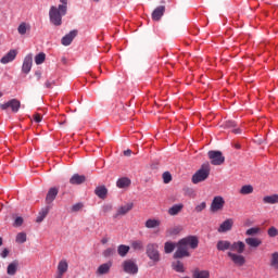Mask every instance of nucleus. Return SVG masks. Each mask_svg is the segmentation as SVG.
Masks as SVG:
<instances>
[{"instance_id": "nucleus-1", "label": "nucleus", "mask_w": 278, "mask_h": 278, "mask_svg": "<svg viewBox=\"0 0 278 278\" xmlns=\"http://www.w3.org/2000/svg\"><path fill=\"white\" fill-rule=\"evenodd\" d=\"M50 23L60 27L62 25V16H66V7H51L49 11Z\"/></svg>"}, {"instance_id": "nucleus-2", "label": "nucleus", "mask_w": 278, "mask_h": 278, "mask_svg": "<svg viewBox=\"0 0 278 278\" xmlns=\"http://www.w3.org/2000/svg\"><path fill=\"white\" fill-rule=\"evenodd\" d=\"M146 255L153 265L162 261V254H160V245L157 243H148L146 245Z\"/></svg>"}, {"instance_id": "nucleus-3", "label": "nucleus", "mask_w": 278, "mask_h": 278, "mask_svg": "<svg viewBox=\"0 0 278 278\" xmlns=\"http://www.w3.org/2000/svg\"><path fill=\"white\" fill-rule=\"evenodd\" d=\"M211 170L210 163H203L200 169L193 174L191 178L192 184H201L202 181H205V179L210 177Z\"/></svg>"}, {"instance_id": "nucleus-4", "label": "nucleus", "mask_w": 278, "mask_h": 278, "mask_svg": "<svg viewBox=\"0 0 278 278\" xmlns=\"http://www.w3.org/2000/svg\"><path fill=\"white\" fill-rule=\"evenodd\" d=\"M208 160H211V164L213 166H220L225 164V156L223 155V152L216 151V150H211L207 153Z\"/></svg>"}, {"instance_id": "nucleus-5", "label": "nucleus", "mask_w": 278, "mask_h": 278, "mask_svg": "<svg viewBox=\"0 0 278 278\" xmlns=\"http://www.w3.org/2000/svg\"><path fill=\"white\" fill-rule=\"evenodd\" d=\"M177 250L174 253V260H184V257H190V251H188V248L185 245V243L179 240L176 243Z\"/></svg>"}, {"instance_id": "nucleus-6", "label": "nucleus", "mask_w": 278, "mask_h": 278, "mask_svg": "<svg viewBox=\"0 0 278 278\" xmlns=\"http://www.w3.org/2000/svg\"><path fill=\"white\" fill-rule=\"evenodd\" d=\"M223 207H225V199L220 195L214 197L210 206L211 212L216 214V212L223 211Z\"/></svg>"}, {"instance_id": "nucleus-7", "label": "nucleus", "mask_w": 278, "mask_h": 278, "mask_svg": "<svg viewBox=\"0 0 278 278\" xmlns=\"http://www.w3.org/2000/svg\"><path fill=\"white\" fill-rule=\"evenodd\" d=\"M8 108H11L12 112L16 113L21 110V101L12 99L4 104H0V110H8Z\"/></svg>"}, {"instance_id": "nucleus-8", "label": "nucleus", "mask_w": 278, "mask_h": 278, "mask_svg": "<svg viewBox=\"0 0 278 278\" xmlns=\"http://www.w3.org/2000/svg\"><path fill=\"white\" fill-rule=\"evenodd\" d=\"M228 257H230L231 262L236 266H244L247 264V258L242 254H236L233 252H228L227 253Z\"/></svg>"}, {"instance_id": "nucleus-9", "label": "nucleus", "mask_w": 278, "mask_h": 278, "mask_svg": "<svg viewBox=\"0 0 278 278\" xmlns=\"http://www.w3.org/2000/svg\"><path fill=\"white\" fill-rule=\"evenodd\" d=\"M33 64L34 58L31 56V54H27L22 65V73H24L25 75H29Z\"/></svg>"}, {"instance_id": "nucleus-10", "label": "nucleus", "mask_w": 278, "mask_h": 278, "mask_svg": "<svg viewBox=\"0 0 278 278\" xmlns=\"http://www.w3.org/2000/svg\"><path fill=\"white\" fill-rule=\"evenodd\" d=\"M184 244L188 248V249H198L199 248V238L194 237V236H189L186 237L184 239H180Z\"/></svg>"}, {"instance_id": "nucleus-11", "label": "nucleus", "mask_w": 278, "mask_h": 278, "mask_svg": "<svg viewBox=\"0 0 278 278\" xmlns=\"http://www.w3.org/2000/svg\"><path fill=\"white\" fill-rule=\"evenodd\" d=\"M124 273H128V275H136L138 273V265L134 263V261H125L123 263Z\"/></svg>"}, {"instance_id": "nucleus-12", "label": "nucleus", "mask_w": 278, "mask_h": 278, "mask_svg": "<svg viewBox=\"0 0 278 278\" xmlns=\"http://www.w3.org/2000/svg\"><path fill=\"white\" fill-rule=\"evenodd\" d=\"M134 210V203L129 202L127 204H124L117 208L116 214L114 215V218H118V216H125L126 214H129Z\"/></svg>"}, {"instance_id": "nucleus-13", "label": "nucleus", "mask_w": 278, "mask_h": 278, "mask_svg": "<svg viewBox=\"0 0 278 278\" xmlns=\"http://www.w3.org/2000/svg\"><path fill=\"white\" fill-rule=\"evenodd\" d=\"M77 30H71L67 35H65L62 39H61V43L63 45V47H68L71 46V43L73 42V40H75V38H77Z\"/></svg>"}, {"instance_id": "nucleus-14", "label": "nucleus", "mask_w": 278, "mask_h": 278, "mask_svg": "<svg viewBox=\"0 0 278 278\" xmlns=\"http://www.w3.org/2000/svg\"><path fill=\"white\" fill-rule=\"evenodd\" d=\"M232 228H233V220L231 218H228L223 224H220L217 231L218 233H227V231H231Z\"/></svg>"}, {"instance_id": "nucleus-15", "label": "nucleus", "mask_w": 278, "mask_h": 278, "mask_svg": "<svg viewBox=\"0 0 278 278\" xmlns=\"http://www.w3.org/2000/svg\"><path fill=\"white\" fill-rule=\"evenodd\" d=\"M59 189L55 187H52L49 189L47 195H46V203L47 205H51L53 201H55V198L58 197Z\"/></svg>"}, {"instance_id": "nucleus-16", "label": "nucleus", "mask_w": 278, "mask_h": 278, "mask_svg": "<svg viewBox=\"0 0 278 278\" xmlns=\"http://www.w3.org/2000/svg\"><path fill=\"white\" fill-rule=\"evenodd\" d=\"M245 244H248V247L251 249H257L262 247V239L257 237L245 238Z\"/></svg>"}, {"instance_id": "nucleus-17", "label": "nucleus", "mask_w": 278, "mask_h": 278, "mask_svg": "<svg viewBox=\"0 0 278 278\" xmlns=\"http://www.w3.org/2000/svg\"><path fill=\"white\" fill-rule=\"evenodd\" d=\"M244 249H247V244L242 241L230 243V251H235L236 253L242 254L244 253Z\"/></svg>"}, {"instance_id": "nucleus-18", "label": "nucleus", "mask_w": 278, "mask_h": 278, "mask_svg": "<svg viewBox=\"0 0 278 278\" xmlns=\"http://www.w3.org/2000/svg\"><path fill=\"white\" fill-rule=\"evenodd\" d=\"M16 60V50H10L1 60V64H10Z\"/></svg>"}, {"instance_id": "nucleus-19", "label": "nucleus", "mask_w": 278, "mask_h": 278, "mask_svg": "<svg viewBox=\"0 0 278 278\" xmlns=\"http://www.w3.org/2000/svg\"><path fill=\"white\" fill-rule=\"evenodd\" d=\"M85 182H86V176L79 175V174H74L70 179V184H72V186H81V184H85Z\"/></svg>"}, {"instance_id": "nucleus-20", "label": "nucleus", "mask_w": 278, "mask_h": 278, "mask_svg": "<svg viewBox=\"0 0 278 278\" xmlns=\"http://www.w3.org/2000/svg\"><path fill=\"white\" fill-rule=\"evenodd\" d=\"M164 12H166V7L160 5L152 12V20L160 21L164 16Z\"/></svg>"}, {"instance_id": "nucleus-21", "label": "nucleus", "mask_w": 278, "mask_h": 278, "mask_svg": "<svg viewBox=\"0 0 278 278\" xmlns=\"http://www.w3.org/2000/svg\"><path fill=\"white\" fill-rule=\"evenodd\" d=\"M17 270H18V261H13L7 267V275L14 277V275H16Z\"/></svg>"}, {"instance_id": "nucleus-22", "label": "nucleus", "mask_w": 278, "mask_h": 278, "mask_svg": "<svg viewBox=\"0 0 278 278\" xmlns=\"http://www.w3.org/2000/svg\"><path fill=\"white\" fill-rule=\"evenodd\" d=\"M184 210V204H174L172 207L168 208L167 213L169 216H177Z\"/></svg>"}, {"instance_id": "nucleus-23", "label": "nucleus", "mask_w": 278, "mask_h": 278, "mask_svg": "<svg viewBox=\"0 0 278 278\" xmlns=\"http://www.w3.org/2000/svg\"><path fill=\"white\" fill-rule=\"evenodd\" d=\"M116 186H117V188H119V189L129 188V186H131V179H129V178H127V177L119 178V179L116 181Z\"/></svg>"}, {"instance_id": "nucleus-24", "label": "nucleus", "mask_w": 278, "mask_h": 278, "mask_svg": "<svg viewBox=\"0 0 278 278\" xmlns=\"http://www.w3.org/2000/svg\"><path fill=\"white\" fill-rule=\"evenodd\" d=\"M110 268H112V262L104 263L98 267V275H108L110 273Z\"/></svg>"}, {"instance_id": "nucleus-25", "label": "nucleus", "mask_w": 278, "mask_h": 278, "mask_svg": "<svg viewBox=\"0 0 278 278\" xmlns=\"http://www.w3.org/2000/svg\"><path fill=\"white\" fill-rule=\"evenodd\" d=\"M51 210L50 206H46L43 208H41V211L39 212L36 223H42V220H45V218H47L49 211Z\"/></svg>"}, {"instance_id": "nucleus-26", "label": "nucleus", "mask_w": 278, "mask_h": 278, "mask_svg": "<svg viewBox=\"0 0 278 278\" xmlns=\"http://www.w3.org/2000/svg\"><path fill=\"white\" fill-rule=\"evenodd\" d=\"M68 270V262L66 260H61L58 265L59 275H64Z\"/></svg>"}, {"instance_id": "nucleus-27", "label": "nucleus", "mask_w": 278, "mask_h": 278, "mask_svg": "<svg viewBox=\"0 0 278 278\" xmlns=\"http://www.w3.org/2000/svg\"><path fill=\"white\" fill-rule=\"evenodd\" d=\"M216 247H217V251H229V249H231V242L219 240Z\"/></svg>"}, {"instance_id": "nucleus-28", "label": "nucleus", "mask_w": 278, "mask_h": 278, "mask_svg": "<svg viewBox=\"0 0 278 278\" xmlns=\"http://www.w3.org/2000/svg\"><path fill=\"white\" fill-rule=\"evenodd\" d=\"M94 194H97L99 199H105V197H108V188H105V186H99L96 188Z\"/></svg>"}, {"instance_id": "nucleus-29", "label": "nucleus", "mask_w": 278, "mask_h": 278, "mask_svg": "<svg viewBox=\"0 0 278 278\" xmlns=\"http://www.w3.org/2000/svg\"><path fill=\"white\" fill-rule=\"evenodd\" d=\"M263 203L267 205H275L278 203V194L267 195L263 198Z\"/></svg>"}, {"instance_id": "nucleus-30", "label": "nucleus", "mask_w": 278, "mask_h": 278, "mask_svg": "<svg viewBox=\"0 0 278 278\" xmlns=\"http://www.w3.org/2000/svg\"><path fill=\"white\" fill-rule=\"evenodd\" d=\"M162 225V222L160 219H148L146 222L147 229H155L156 227H160Z\"/></svg>"}, {"instance_id": "nucleus-31", "label": "nucleus", "mask_w": 278, "mask_h": 278, "mask_svg": "<svg viewBox=\"0 0 278 278\" xmlns=\"http://www.w3.org/2000/svg\"><path fill=\"white\" fill-rule=\"evenodd\" d=\"M130 247L134 251H144V242L142 240L131 241Z\"/></svg>"}, {"instance_id": "nucleus-32", "label": "nucleus", "mask_w": 278, "mask_h": 278, "mask_svg": "<svg viewBox=\"0 0 278 278\" xmlns=\"http://www.w3.org/2000/svg\"><path fill=\"white\" fill-rule=\"evenodd\" d=\"M29 29H31V26H29V24L25 22L21 23L20 26L17 27V31L21 36H25V34H27Z\"/></svg>"}, {"instance_id": "nucleus-33", "label": "nucleus", "mask_w": 278, "mask_h": 278, "mask_svg": "<svg viewBox=\"0 0 278 278\" xmlns=\"http://www.w3.org/2000/svg\"><path fill=\"white\" fill-rule=\"evenodd\" d=\"M129 245L121 244L117 247V253L119 257H126L127 253H129Z\"/></svg>"}, {"instance_id": "nucleus-34", "label": "nucleus", "mask_w": 278, "mask_h": 278, "mask_svg": "<svg viewBox=\"0 0 278 278\" xmlns=\"http://www.w3.org/2000/svg\"><path fill=\"white\" fill-rule=\"evenodd\" d=\"M172 268H173L176 273H186V267L184 266V264L181 263V261L174 262V263L172 264Z\"/></svg>"}, {"instance_id": "nucleus-35", "label": "nucleus", "mask_w": 278, "mask_h": 278, "mask_svg": "<svg viewBox=\"0 0 278 278\" xmlns=\"http://www.w3.org/2000/svg\"><path fill=\"white\" fill-rule=\"evenodd\" d=\"M15 242H17V244H25V242H27V233L18 232Z\"/></svg>"}, {"instance_id": "nucleus-36", "label": "nucleus", "mask_w": 278, "mask_h": 278, "mask_svg": "<svg viewBox=\"0 0 278 278\" xmlns=\"http://www.w3.org/2000/svg\"><path fill=\"white\" fill-rule=\"evenodd\" d=\"M177 247V244H175L174 242L172 241H167L165 242L164 244V251L165 253L169 254V253H173V251H175V248Z\"/></svg>"}, {"instance_id": "nucleus-37", "label": "nucleus", "mask_w": 278, "mask_h": 278, "mask_svg": "<svg viewBox=\"0 0 278 278\" xmlns=\"http://www.w3.org/2000/svg\"><path fill=\"white\" fill-rule=\"evenodd\" d=\"M270 266L275 268V270H278V252L271 253Z\"/></svg>"}, {"instance_id": "nucleus-38", "label": "nucleus", "mask_w": 278, "mask_h": 278, "mask_svg": "<svg viewBox=\"0 0 278 278\" xmlns=\"http://www.w3.org/2000/svg\"><path fill=\"white\" fill-rule=\"evenodd\" d=\"M261 232H262V228H260V227H252V228H249L245 231V236H257Z\"/></svg>"}, {"instance_id": "nucleus-39", "label": "nucleus", "mask_w": 278, "mask_h": 278, "mask_svg": "<svg viewBox=\"0 0 278 278\" xmlns=\"http://www.w3.org/2000/svg\"><path fill=\"white\" fill-rule=\"evenodd\" d=\"M47 60V54L45 52H40L35 56V64L40 65Z\"/></svg>"}, {"instance_id": "nucleus-40", "label": "nucleus", "mask_w": 278, "mask_h": 278, "mask_svg": "<svg viewBox=\"0 0 278 278\" xmlns=\"http://www.w3.org/2000/svg\"><path fill=\"white\" fill-rule=\"evenodd\" d=\"M240 194H253V186L244 185L240 189Z\"/></svg>"}, {"instance_id": "nucleus-41", "label": "nucleus", "mask_w": 278, "mask_h": 278, "mask_svg": "<svg viewBox=\"0 0 278 278\" xmlns=\"http://www.w3.org/2000/svg\"><path fill=\"white\" fill-rule=\"evenodd\" d=\"M193 278H210V271H207V270L194 271Z\"/></svg>"}, {"instance_id": "nucleus-42", "label": "nucleus", "mask_w": 278, "mask_h": 278, "mask_svg": "<svg viewBox=\"0 0 278 278\" xmlns=\"http://www.w3.org/2000/svg\"><path fill=\"white\" fill-rule=\"evenodd\" d=\"M207 208V203L206 202H201L200 204H197L194 207V212L195 214H201V212H203V210Z\"/></svg>"}, {"instance_id": "nucleus-43", "label": "nucleus", "mask_w": 278, "mask_h": 278, "mask_svg": "<svg viewBox=\"0 0 278 278\" xmlns=\"http://www.w3.org/2000/svg\"><path fill=\"white\" fill-rule=\"evenodd\" d=\"M267 236H268L269 238H277V236H278V229H277V227H275V226L269 227V228L267 229Z\"/></svg>"}, {"instance_id": "nucleus-44", "label": "nucleus", "mask_w": 278, "mask_h": 278, "mask_svg": "<svg viewBox=\"0 0 278 278\" xmlns=\"http://www.w3.org/2000/svg\"><path fill=\"white\" fill-rule=\"evenodd\" d=\"M116 253V250L114 248H108L106 250L103 251L102 255L103 257H112Z\"/></svg>"}, {"instance_id": "nucleus-45", "label": "nucleus", "mask_w": 278, "mask_h": 278, "mask_svg": "<svg viewBox=\"0 0 278 278\" xmlns=\"http://www.w3.org/2000/svg\"><path fill=\"white\" fill-rule=\"evenodd\" d=\"M163 181L164 184H170L173 181V175L169 172L163 173Z\"/></svg>"}, {"instance_id": "nucleus-46", "label": "nucleus", "mask_w": 278, "mask_h": 278, "mask_svg": "<svg viewBox=\"0 0 278 278\" xmlns=\"http://www.w3.org/2000/svg\"><path fill=\"white\" fill-rule=\"evenodd\" d=\"M179 231H181V228L179 227H174V228H169L167 229V236H177V233H179Z\"/></svg>"}, {"instance_id": "nucleus-47", "label": "nucleus", "mask_w": 278, "mask_h": 278, "mask_svg": "<svg viewBox=\"0 0 278 278\" xmlns=\"http://www.w3.org/2000/svg\"><path fill=\"white\" fill-rule=\"evenodd\" d=\"M84 208V203L79 202L72 206V212H80Z\"/></svg>"}, {"instance_id": "nucleus-48", "label": "nucleus", "mask_w": 278, "mask_h": 278, "mask_svg": "<svg viewBox=\"0 0 278 278\" xmlns=\"http://www.w3.org/2000/svg\"><path fill=\"white\" fill-rule=\"evenodd\" d=\"M225 127H226L227 129H233V128L237 127V125H236V122H233V121H228V122L225 123Z\"/></svg>"}, {"instance_id": "nucleus-49", "label": "nucleus", "mask_w": 278, "mask_h": 278, "mask_svg": "<svg viewBox=\"0 0 278 278\" xmlns=\"http://www.w3.org/2000/svg\"><path fill=\"white\" fill-rule=\"evenodd\" d=\"M8 255H10V250H8V248H4L2 250V252L0 253V256L5 260V257H8Z\"/></svg>"}, {"instance_id": "nucleus-50", "label": "nucleus", "mask_w": 278, "mask_h": 278, "mask_svg": "<svg viewBox=\"0 0 278 278\" xmlns=\"http://www.w3.org/2000/svg\"><path fill=\"white\" fill-rule=\"evenodd\" d=\"M112 210V204H104L102 206V212H104V214H108V212H110Z\"/></svg>"}, {"instance_id": "nucleus-51", "label": "nucleus", "mask_w": 278, "mask_h": 278, "mask_svg": "<svg viewBox=\"0 0 278 278\" xmlns=\"http://www.w3.org/2000/svg\"><path fill=\"white\" fill-rule=\"evenodd\" d=\"M23 225V217H16L14 222V227H21Z\"/></svg>"}, {"instance_id": "nucleus-52", "label": "nucleus", "mask_w": 278, "mask_h": 278, "mask_svg": "<svg viewBox=\"0 0 278 278\" xmlns=\"http://www.w3.org/2000/svg\"><path fill=\"white\" fill-rule=\"evenodd\" d=\"M62 4H59V7H65V11L67 12L68 10V0H60Z\"/></svg>"}, {"instance_id": "nucleus-53", "label": "nucleus", "mask_w": 278, "mask_h": 278, "mask_svg": "<svg viewBox=\"0 0 278 278\" xmlns=\"http://www.w3.org/2000/svg\"><path fill=\"white\" fill-rule=\"evenodd\" d=\"M34 121H35V123H41L42 122V116H40V114H35Z\"/></svg>"}, {"instance_id": "nucleus-54", "label": "nucleus", "mask_w": 278, "mask_h": 278, "mask_svg": "<svg viewBox=\"0 0 278 278\" xmlns=\"http://www.w3.org/2000/svg\"><path fill=\"white\" fill-rule=\"evenodd\" d=\"M53 84H55V81H49V80H47L46 84H45V86H46V88H53Z\"/></svg>"}, {"instance_id": "nucleus-55", "label": "nucleus", "mask_w": 278, "mask_h": 278, "mask_svg": "<svg viewBox=\"0 0 278 278\" xmlns=\"http://www.w3.org/2000/svg\"><path fill=\"white\" fill-rule=\"evenodd\" d=\"M232 134H242V130L240 128H233Z\"/></svg>"}, {"instance_id": "nucleus-56", "label": "nucleus", "mask_w": 278, "mask_h": 278, "mask_svg": "<svg viewBox=\"0 0 278 278\" xmlns=\"http://www.w3.org/2000/svg\"><path fill=\"white\" fill-rule=\"evenodd\" d=\"M124 155H126V157H129L131 155V150H125Z\"/></svg>"}, {"instance_id": "nucleus-57", "label": "nucleus", "mask_w": 278, "mask_h": 278, "mask_svg": "<svg viewBox=\"0 0 278 278\" xmlns=\"http://www.w3.org/2000/svg\"><path fill=\"white\" fill-rule=\"evenodd\" d=\"M109 241H110V240H109L108 238H102V240H101V242H102L103 244H108Z\"/></svg>"}, {"instance_id": "nucleus-58", "label": "nucleus", "mask_w": 278, "mask_h": 278, "mask_svg": "<svg viewBox=\"0 0 278 278\" xmlns=\"http://www.w3.org/2000/svg\"><path fill=\"white\" fill-rule=\"evenodd\" d=\"M235 149H241L240 143H236V144H235Z\"/></svg>"}, {"instance_id": "nucleus-59", "label": "nucleus", "mask_w": 278, "mask_h": 278, "mask_svg": "<svg viewBox=\"0 0 278 278\" xmlns=\"http://www.w3.org/2000/svg\"><path fill=\"white\" fill-rule=\"evenodd\" d=\"M0 247H3V238L0 237Z\"/></svg>"}, {"instance_id": "nucleus-60", "label": "nucleus", "mask_w": 278, "mask_h": 278, "mask_svg": "<svg viewBox=\"0 0 278 278\" xmlns=\"http://www.w3.org/2000/svg\"><path fill=\"white\" fill-rule=\"evenodd\" d=\"M62 277H64V275H60V274H59V276H58L56 278H62Z\"/></svg>"}, {"instance_id": "nucleus-61", "label": "nucleus", "mask_w": 278, "mask_h": 278, "mask_svg": "<svg viewBox=\"0 0 278 278\" xmlns=\"http://www.w3.org/2000/svg\"><path fill=\"white\" fill-rule=\"evenodd\" d=\"M37 77H40V73L36 72Z\"/></svg>"}, {"instance_id": "nucleus-62", "label": "nucleus", "mask_w": 278, "mask_h": 278, "mask_svg": "<svg viewBox=\"0 0 278 278\" xmlns=\"http://www.w3.org/2000/svg\"><path fill=\"white\" fill-rule=\"evenodd\" d=\"M96 3H99V1H101V0H93Z\"/></svg>"}, {"instance_id": "nucleus-63", "label": "nucleus", "mask_w": 278, "mask_h": 278, "mask_svg": "<svg viewBox=\"0 0 278 278\" xmlns=\"http://www.w3.org/2000/svg\"><path fill=\"white\" fill-rule=\"evenodd\" d=\"M3 97V93L0 91V98Z\"/></svg>"}, {"instance_id": "nucleus-64", "label": "nucleus", "mask_w": 278, "mask_h": 278, "mask_svg": "<svg viewBox=\"0 0 278 278\" xmlns=\"http://www.w3.org/2000/svg\"><path fill=\"white\" fill-rule=\"evenodd\" d=\"M66 122H62L61 125H64Z\"/></svg>"}]
</instances>
